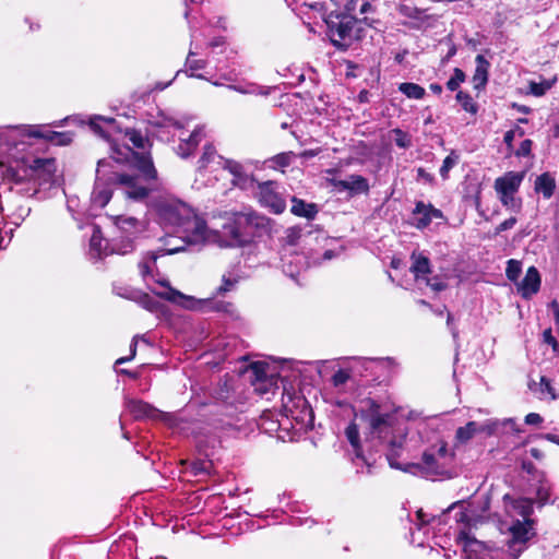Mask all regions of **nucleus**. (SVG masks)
Masks as SVG:
<instances>
[{
    "label": "nucleus",
    "instance_id": "1",
    "mask_svg": "<svg viewBox=\"0 0 559 559\" xmlns=\"http://www.w3.org/2000/svg\"><path fill=\"white\" fill-rule=\"evenodd\" d=\"M356 418L362 424L365 435L378 440L386 449V460L392 468L404 472L428 475H441L443 473V460L447 459L448 449L444 443L425 451L423 464H401L397 457L403 451L411 452L417 448V440L407 437L408 429L404 423L399 421L395 414L388 412L371 399L361 401Z\"/></svg>",
    "mask_w": 559,
    "mask_h": 559
},
{
    "label": "nucleus",
    "instance_id": "2",
    "mask_svg": "<svg viewBox=\"0 0 559 559\" xmlns=\"http://www.w3.org/2000/svg\"><path fill=\"white\" fill-rule=\"evenodd\" d=\"M112 186H116L127 199L134 202L145 201L151 191L148 183L142 182L139 176L119 174L112 170L110 162L99 160L91 197L95 206L104 207L109 202L112 195Z\"/></svg>",
    "mask_w": 559,
    "mask_h": 559
},
{
    "label": "nucleus",
    "instance_id": "3",
    "mask_svg": "<svg viewBox=\"0 0 559 559\" xmlns=\"http://www.w3.org/2000/svg\"><path fill=\"white\" fill-rule=\"evenodd\" d=\"M156 213L163 224L176 226L180 233L188 234L191 242H202L205 238V222L199 218L186 203L174 198H162L155 204Z\"/></svg>",
    "mask_w": 559,
    "mask_h": 559
},
{
    "label": "nucleus",
    "instance_id": "4",
    "mask_svg": "<svg viewBox=\"0 0 559 559\" xmlns=\"http://www.w3.org/2000/svg\"><path fill=\"white\" fill-rule=\"evenodd\" d=\"M56 162L52 158H34L32 163L16 162L5 168L3 176L9 182L14 185L32 183V187L24 189L31 195L35 194L39 188L55 182Z\"/></svg>",
    "mask_w": 559,
    "mask_h": 559
},
{
    "label": "nucleus",
    "instance_id": "5",
    "mask_svg": "<svg viewBox=\"0 0 559 559\" xmlns=\"http://www.w3.org/2000/svg\"><path fill=\"white\" fill-rule=\"evenodd\" d=\"M533 504L530 499L521 498L512 501L508 512L522 519L514 520L509 526L510 539H508V551L513 559H516L524 550L526 543L534 536L533 521L530 515Z\"/></svg>",
    "mask_w": 559,
    "mask_h": 559
},
{
    "label": "nucleus",
    "instance_id": "6",
    "mask_svg": "<svg viewBox=\"0 0 559 559\" xmlns=\"http://www.w3.org/2000/svg\"><path fill=\"white\" fill-rule=\"evenodd\" d=\"M249 221L246 214H236L228 217L218 229L216 225L209 228L205 225V238L202 242H214L221 247H235L243 242L241 226Z\"/></svg>",
    "mask_w": 559,
    "mask_h": 559
},
{
    "label": "nucleus",
    "instance_id": "7",
    "mask_svg": "<svg viewBox=\"0 0 559 559\" xmlns=\"http://www.w3.org/2000/svg\"><path fill=\"white\" fill-rule=\"evenodd\" d=\"M117 235L112 239L110 252L127 254L134 249L135 238L144 230V222L126 215H119L115 218Z\"/></svg>",
    "mask_w": 559,
    "mask_h": 559
},
{
    "label": "nucleus",
    "instance_id": "8",
    "mask_svg": "<svg viewBox=\"0 0 559 559\" xmlns=\"http://www.w3.org/2000/svg\"><path fill=\"white\" fill-rule=\"evenodd\" d=\"M182 236H168L164 240V248L157 251L147 252L139 263L140 273L144 280L153 276L155 263L160 255L174 254L185 250L188 245H199L200 242H191L188 239L189 233H181Z\"/></svg>",
    "mask_w": 559,
    "mask_h": 559
},
{
    "label": "nucleus",
    "instance_id": "9",
    "mask_svg": "<svg viewBox=\"0 0 559 559\" xmlns=\"http://www.w3.org/2000/svg\"><path fill=\"white\" fill-rule=\"evenodd\" d=\"M524 179V173L508 171L495 180V190L503 206L519 211L521 201L515 199V193Z\"/></svg>",
    "mask_w": 559,
    "mask_h": 559
},
{
    "label": "nucleus",
    "instance_id": "10",
    "mask_svg": "<svg viewBox=\"0 0 559 559\" xmlns=\"http://www.w3.org/2000/svg\"><path fill=\"white\" fill-rule=\"evenodd\" d=\"M111 158L116 163H131L133 164L142 174L140 177L142 182L150 181L156 178V170L153 166L152 159L148 155L135 153L128 145L123 146H112Z\"/></svg>",
    "mask_w": 559,
    "mask_h": 559
},
{
    "label": "nucleus",
    "instance_id": "11",
    "mask_svg": "<svg viewBox=\"0 0 559 559\" xmlns=\"http://www.w3.org/2000/svg\"><path fill=\"white\" fill-rule=\"evenodd\" d=\"M326 24L332 44L340 49H346L353 39L356 20L349 15L336 16L335 19L330 16Z\"/></svg>",
    "mask_w": 559,
    "mask_h": 559
},
{
    "label": "nucleus",
    "instance_id": "12",
    "mask_svg": "<svg viewBox=\"0 0 559 559\" xmlns=\"http://www.w3.org/2000/svg\"><path fill=\"white\" fill-rule=\"evenodd\" d=\"M7 195L4 202L0 199V212L8 223L20 226L29 215L31 207L24 198L14 197L15 194L12 191Z\"/></svg>",
    "mask_w": 559,
    "mask_h": 559
},
{
    "label": "nucleus",
    "instance_id": "13",
    "mask_svg": "<svg viewBox=\"0 0 559 559\" xmlns=\"http://www.w3.org/2000/svg\"><path fill=\"white\" fill-rule=\"evenodd\" d=\"M272 181L260 183L258 187V198L260 203L267 207L274 214H281L286 209V202Z\"/></svg>",
    "mask_w": 559,
    "mask_h": 559
},
{
    "label": "nucleus",
    "instance_id": "14",
    "mask_svg": "<svg viewBox=\"0 0 559 559\" xmlns=\"http://www.w3.org/2000/svg\"><path fill=\"white\" fill-rule=\"evenodd\" d=\"M20 131L19 127H8L4 130L0 129V138H2L7 133L17 132ZM23 132H27L29 136L33 138H44L48 141L58 144V145H67L72 141L71 134L67 132H55V131H43V129L38 126L34 127H24L21 129Z\"/></svg>",
    "mask_w": 559,
    "mask_h": 559
},
{
    "label": "nucleus",
    "instance_id": "15",
    "mask_svg": "<svg viewBox=\"0 0 559 559\" xmlns=\"http://www.w3.org/2000/svg\"><path fill=\"white\" fill-rule=\"evenodd\" d=\"M126 408L130 412L134 419H157L166 417V415L162 413L159 409L155 408L154 406L142 400H126Z\"/></svg>",
    "mask_w": 559,
    "mask_h": 559
},
{
    "label": "nucleus",
    "instance_id": "16",
    "mask_svg": "<svg viewBox=\"0 0 559 559\" xmlns=\"http://www.w3.org/2000/svg\"><path fill=\"white\" fill-rule=\"evenodd\" d=\"M435 218H442V212L440 210L435 209L430 204H425L421 201L416 203L413 211V224L417 228L421 229L427 227Z\"/></svg>",
    "mask_w": 559,
    "mask_h": 559
},
{
    "label": "nucleus",
    "instance_id": "17",
    "mask_svg": "<svg viewBox=\"0 0 559 559\" xmlns=\"http://www.w3.org/2000/svg\"><path fill=\"white\" fill-rule=\"evenodd\" d=\"M156 283L160 286V289L154 290L158 297L182 307H189L193 301L192 297L173 288L168 281L160 280L156 281Z\"/></svg>",
    "mask_w": 559,
    "mask_h": 559
},
{
    "label": "nucleus",
    "instance_id": "18",
    "mask_svg": "<svg viewBox=\"0 0 559 559\" xmlns=\"http://www.w3.org/2000/svg\"><path fill=\"white\" fill-rule=\"evenodd\" d=\"M540 276L536 267H528L525 277L518 284V292L523 298H530L539 290Z\"/></svg>",
    "mask_w": 559,
    "mask_h": 559
},
{
    "label": "nucleus",
    "instance_id": "19",
    "mask_svg": "<svg viewBox=\"0 0 559 559\" xmlns=\"http://www.w3.org/2000/svg\"><path fill=\"white\" fill-rule=\"evenodd\" d=\"M107 254L108 243L103 238L100 228L97 225H93L90 238V255L93 259H102Z\"/></svg>",
    "mask_w": 559,
    "mask_h": 559
},
{
    "label": "nucleus",
    "instance_id": "20",
    "mask_svg": "<svg viewBox=\"0 0 559 559\" xmlns=\"http://www.w3.org/2000/svg\"><path fill=\"white\" fill-rule=\"evenodd\" d=\"M203 136L204 131L202 127L195 128L187 139L180 136V144L178 145L177 154L182 158L189 157L199 145Z\"/></svg>",
    "mask_w": 559,
    "mask_h": 559
},
{
    "label": "nucleus",
    "instance_id": "21",
    "mask_svg": "<svg viewBox=\"0 0 559 559\" xmlns=\"http://www.w3.org/2000/svg\"><path fill=\"white\" fill-rule=\"evenodd\" d=\"M411 260L413 262L411 272L414 274L416 282L420 283L431 272L429 259L423 252H413Z\"/></svg>",
    "mask_w": 559,
    "mask_h": 559
},
{
    "label": "nucleus",
    "instance_id": "22",
    "mask_svg": "<svg viewBox=\"0 0 559 559\" xmlns=\"http://www.w3.org/2000/svg\"><path fill=\"white\" fill-rule=\"evenodd\" d=\"M476 69L473 75V84L475 90H481L485 87L488 81V69L489 62L483 55H477L475 58Z\"/></svg>",
    "mask_w": 559,
    "mask_h": 559
},
{
    "label": "nucleus",
    "instance_id": "23",
    "mask_svg": "<svg viewBox=\"0 0 559 559\" xmlns=\"http://www.w3.org/2000/svg\"><path fill=\"white\" fill-rule=\"evenodd\" d=\"M556 188L555 179L548 174H542L536 178L535 191L542 193L545 199H550Z\"/></svg>",
    "mask_w": 559,
    "mask_h": 559
},
{
    "label": "nucleus",
    "instance_id": "24",
    "mask_svg": "<svg viewBox=\"0 0 559 559\" xmlns=\"http://www.w3.org/2000/svg\"><path fill=\"white\" fill-rule=\"evenodd\" d=\"M293 206H292V213L300 216L306 217L308 219L314 218V216L318 213L317 206L313 203H306L302 200H299L297 198H293Z\"/></svg>",
    "mask_w": 559,
    "mask_h": 559
},
{
    "label": "nucleus",
    "instance_id": "25",
    "mask_svg": "<svg viewBox=\"0 0 559 559\" xmlns=\"http://www.w3.org/2000/svg\"><path fill=\"white\" fill-rule=\"evenodd\" d=\"M349 192L353 194L368 193V180L360 175H350L348 178Z\"/></svg>",
    "mask_w": 559,
    "mask_h": 559
},
{
    "label": "nucleus",
    "instance_id": "26",
    "mask_svg": "<svg viewBox=\"0 0 559 559\" xmlns=\"http://www.w3.org/2000/svg\"><path fill=\"white\" fill-rule=\"evenodd\" d=\"M478 432V424L469 421L465 426L457 428L455 437L461 443H466Z\"/></svg>",
    "mask_w": 559,
    "mask_h": 559
},
{
    "label": "nucleus",
    "instance_id": "27",
    "mask_svg": "<svg viewBox=\"0 0 559 559\" xmlns=\"http://www.w3.org/2000/svg\"><path fill=\"white\" fill-rule=\"evenodd\" d=\"M399 91L413 99H421L426 93L425 88L416 83H401Z\"/></svg>",
    "mask_w": 559,
    "mask_h": 559
},
{
    "label": "nucleus",
    "instance_id": "28",
    "mask_svg": "<svg viewBox=\"0 0 559 559\" xmlns=\"http://www.w3.org/2000/svg\"><path fill=\"white\" fill-rule=\"evenodd\" d=\"M222 164L223 158L216 155V151L212 145H205L203 154L199 159V168H206L211 163Z\"/></svg>",
    "mask_w": 559,
    "mask_h": 559
},
{
    "label": "nucleus",
    "instance_id": "29",
    "mask_svg": "<svg viewBox=\"0 0 559 559\" xmlns=\"http://www.w3.org/2000/svg\"><path fill=\"white\" fill-rule=\"evenodd\" d=\"M345 435L354 448L356 456H361V447L359 442V430L358 426L355 423H352L345 430Z\"/></svg>",
    "mask_w": 559,
    "mask_h": 559
},
{
    "label": "nucleus",
    "instance_id": "30",
    "mask_svg": "<svg viewBox=\"0 0 559 559\" xmlns=\"http://www.w3.org/2000/svg\"><path fill=\"white\" fill-rule=\"evenodd\" d=\"M531 389L539 393L540 397L548 395L551 400L557 399L556 392L546 377H542L540 381L538 383H534V386H531Z\"/></svg>",
    "mask_w": 559,
    "mask_h": 559
},
{
    "label": "nucleus",
    "instance_id": "31",
    "mask_svg": "<svg viewBox=\"0 0 559 559\" xmlns=\"http://www.w3.org/2000/svg\"><path fill=\"white\" fill-rule=\"evenodd\" d=\"M124 139L128 143H131L134 147L142 148V150H144L146 144L148 143L147 139L144 135H142L141 132L133 130V129L126 130Z\"/></svg>",
    "mask_w": 559,
    "mask_h": 559
},
{
    "label": "nucleus",
    "instance_id": "32",
    "mask_svg": "<svg viewBox=\"0 0 559 559\" xmlns=\"http://www.w3.org/2000/svg\"><path fill=\"white\" fill-rule=\"evenodd\" d=\"M556 82V78L551 80H543L540 82H530L528 88L530 93L534 96H543L547 91H549Z\"/></svg>",
    "mask_w": 559,
    "mask_h": 559
},
{
    "label": "nucleus",
    "instance_id": "33",
    "mask_svg": "<svg viewBox=\"0 0 559 559\" xmlns=\"http://www.w3.org/2000/svg\"><path fill=\"white\" fill-rule=\"evenodd\" d=\"M153 126L159 129H165L169 127H174L176 129L183 128V123L170 116H166L162 114L159 117H157L153 122Z\"/></svg>",
    "mask_w": 559,
    "mask_h": 559
},
{
    "label": "nucleus",
    "instance_id": "34",
    "mask_svg": "<svg viewBox=\"0 0 559 559\" xmlns=\"http://www.w3.org/2000/svg\"><path fill=\"white\" fill-rule=\"evenodd\" d=\"M456 100L460 103V105L465 111L471 114L477 112V105L474 103L473 98L468 94L460 91L456 94Z\"/></svg>",
    "mask_w": 559,
    "mask_h": 559
},
{
    "label": "nucleus",
    "instance_id": "35",
    "mask_svg": "<svg viewBox=\"0 0 559 559\" xmlns=\"http://www.w3.org/2000/svg\"><path fill=\"white\" fill-rule=\"evenodd\" d=\"M99 122H104L107 127H112L115 124V122H116L115 119L98 117V118H95V119H93L91 121V128L95 132H97L103 138H108V132L103 130V128L100 127Z\"/></svg>",
    "mask_w": 559,
    "mask_h": 559
},
{
    "label": "nucleus",
    "instance_id": "36",
    "mask_svg": "<svg viewBox=\"0 0 559 559\" xmlns=\"http://www.w3.org/2000/svg\"><path fill=\"white\" fill-rule=\"evenodd\" d=\"M521 272H522L521 262L513 260V259L508 261L507 269H506V275L510 281L515 282L519 278Z\"/></svg>",
    "mask_w": 559,
    "mask_h": 559
},
{
    "label": "nucleus",
    "instance_id": "37",
    "mask_svg": "<svg viewBox=\"0 0 559 559\" xmlns=\"http://www.w3.org/2000/svg\"><path fill=\"white\" fill-rule=\"evenodd\" d=\"M464 81H465V73L461 69L455 68L453 71V75L447 82V87L450 91H456L459 88V86L461 85V83H463Z\"/></svg>",
    "mask_w": 559,
    "mask_h": 559
},
{
    "label": "nucleus",
    "instance_id": "38",
    "mask_svg": "<svg viewBox=\"0 0 559 559\" xmlns=\"http://www.w3.org/2000/svg\"><path fill=\"white\" fill-rule=\"evenodd\" d=\"M224 168H227L237 179H241L245 176L243 167L241 164L230 159H223Z\"/></svg>",
    "mask_w": 559,
    "mask_h": 559
},
{
    "label": "nucleus",
    "instance_id": "39",
    "mask_svg": "<svg viewBox=\"0 0 559 559\" xmlns=\"http://www.w3.org/2000/svg\"><path fill=\"white\" fill-rule=\"evenodd\" d=\"M350 379V372L347 369L337 370L332 377V383L335 388L343 386Z\"/></svg>",
    "mask_w": 559,
    "mask_h": 559
},
{
    "label": "nucleus",
    "instance_id": "40",
    "mask_svg": "<svg viewBox=\"0 0 559 559\" xmlns=\"http://www.w3.org/2000/svg\"><path fill=\"white\" fill-rule=\"evenodd\" d=\"M499 425H500L499 420L488 419L483 424H478V432L486 433L487 436H491L497 431Z\"/></svg>",
    "mask_w": 559,
    "mask_h": 559
},
{
    "label": "nucleus",
    "instance_id": "41",
    "mask_svg": "<svg viewBox=\"0 0 559 559\" xmlns=\"http://www.w3.org/2000/svg\"><path fill=\"white\" fill-rule=\"evenodd\" d=\"M459 536L461 539L465 540V547H469L471 552L477 551L478 549H480L483 547V544L480 542L476 540L475 538H471L468 532L464 528L460 531Z\"/></svg>",
    "mask_w": 559,
    "mask_h": 559
},
{
    "label": "nucleus",
    "instance_id": "42",
    "mask_svg": "<svg viewBox=\"0 0 559 559\" xmlns=\"http://www.w3.org/2000/svg\"><path fill=\"white\" fill-rule=\"evenodd\" d=\"M282 261H283L284 272L292 277H294L295 274L298 273L302 266L301 258L297 259L296 265L294 267H293V261L287 260L286 255L282 259Z\"/></svg>",
    "mask_w": 559,
    "mask_h": 559
},
{
    "label": "nucleus",
    "instance_id": "43",
    "mask_svg": "<svg viewBox=\"0 0 559 559\" xmlns=\"http://www.w3.org/2000/svg\"><path fill=\"white\" fill-rule=\"evenodd\" d=\"M301 237V229L298 227H290L286 230L285 240L289 247H294L298 243Z\"/></svg>",
    "mask_w": 559,
    "mask_h": 559
},
{
    "label": "nucleus",
    "instance_id": "44",
    "mask_svg": "<svg viewBox=\"0 0 559 559\" xmlns=\"http://www.w3.org/2000/svg\"><path fill=\"white\" fill-rule=\"evenodd\" d=\"M394 133H395V144L399 146V147H402V148H407L411 146V139L409 136L404 133L402 130L400 129H395L394 130Z\"/></svg>",
    "mask_w": 559,
    "mask_h": 559
},
{
    "label": "nucleus",
    "instance_id": "45",
    "mask_svg": "<svg viewBox=\"0 0 559 559\" xmlns=\"http://www.w3.org/2000/svg\"><path fill=\"white\" fill-rule=\"evenodd\" d=\"M420 283H424L426 286H429L435 292H441L445 289L447 284L439 280L438 277L428 278L426 277Z\"/></svg>",
    "mask_w": 559,
    "mask_h": 559
},
{
    "label": "nucleus",
    "instance_id": "46",
    "mask_svg": "<svg viewBox=\"0 0 559 559\" xmlns=\"http://www.w3.org/2000/svg\"><path fill=\"white\" fill-rule=\"evenodd\" d=\"M550 496V488L546 484H542L536 491L537 501L540 506L548 502Z\"/></svg>",
    "mask_w": 559,
    "mask_h": 559
},
{
    "label": "nucleus",
    "instance_id": "47",
    "mask_svg": "<svg viewBox=\"0 0 559 559\" xmlns=\"http://www.w3.org/2000/svg\"><path fill=\"white\" fill-rule=\"evenodd\" d=\"M250 369L254 373L255 379H257L258 382H263L265 380L266 371H265L264 364H262V362H253L250 366Z\"/></svg>",
    "mask_w": 559,
    "mask_h": 559
},
{
    "label": "nucleus",
    "instance_id": "48",
    "mask_svg": "<svg viewBox=\"0 0 559 559\" xmlns=\"http://www.w3.org/2000/svg\"><path fill=\"white\" fill-rule=\"evenodd\" d=\"M457 158L453 157L452 155H449L444 158L443 164L440 168V175L442 178H448V174L451 168L456 164Z\"/></svg>",
    "mask_w": 559,
    "mask_h": 559
},
{
    "label": "nucleus",
    "instance_id": "49",
    "mask_svg": "<svg viewBox=\"0 0 559 559\" xmlns=\"http://www.w3.org/2000/svg\"><path fill=\"white\" fill-rule=\"evenodd\" d=\"M194 53L192 51L189 52V56L187 58V61H186V66L187 68L190 70V71H197V70H202L205 68V61L204 60H197V59H191V57L193 56Z\"/></svg>",
    "mask_w": 559,
    "mask_h": 559
},
{
    "label": "nucleus",
    "instance_id": "50",
    "mask_svg": "<svg viewBox=\"0 0 559 559\" xmlns=\"http://www.w3.org/2000/svg\"><path fill=\"white\" fill-rule=\"evenodd\" d=\"M227 88L231 90V91H235V92H238L240 94H255V93H259V94L267 95V92H257L254 85H249L248 87H243L241 85H227Z\"/></svg>",
    "mask_w": 559,
    "mask_h": 559
},
{
    "label": "nucleus",
    "instance_id": "51",
    "mask_svg": "<svg viewBox=\"0 0 559 559\" xmlns=\"http://www.w3.org/2000/svg\"><path fill=\"white\" fill-rule=\"evenodd\" d=\"M237 284L236 278H231L229 276L224 275L223 276V284L218 287V293L224 294L234 288V286Z\"/></svg>",
    "mask_w": 559,
    "mask_h": 559
},
{
    "label": "nucleus",
    "instance_id": "52",
    "mask_svg": "<svg viewBox=\"0 0 559 559\" xmlns=\"http://www.w3.org/2000/svg\"><path fill=\"white\" fill-rule=\"evenodd\" d=\"M532 150V141L531 140H524L520 147L516 151V156H527L530 155Z\"/></svg>",
    "mask_w": 559,
    "mask_h": 559
},
{
    "label": "nucleus",
    "instance_id": "53",
    "mask_svg": "<svg viewBox=\"0 0 559 559\" xmlns=\"http://www.w3.org/2000/svg\"><path fill=\"white\" fill-rule=\"evenodd\" d=\"M292 155L293 153H282L275 156V162L282 167H286L292 162Z\"/></svg>",
    "mask_w": 559,
    "mask_h": 559
},
{
    "label": "nucleus",
    "instance_id": "54",
    "mask_svg": "<svg viewBox=\"0 0 559 559\" xmlns=\"http://www.w3.org/2000/svg\"><path fill=\"white\" fill-rule=\"evenodd\" d=\"M543 337H544V342L547 343L548 345H551L552 348L556 350L557 347H558V342L557 340L555 338V336L552 335L551 333V330L550 329H547L544 331L543 333Z\"/></svg>",
    "mask_w": 559,
    "mask_h": 559
},
{
    "label": "nucleus",
    "instance_id": "55",
    "mask_svg": "<svg viewBox=\"0 0 559 559\" xmlns=\"http://www.w3.org/2000/svg\"><path fill=\"white\" fill-rule=\"evenodd\" d=\"M516 224V218L515 217H510L506 221H503L498 227H497V233H502V231H506L508 229H511L514 225Z\"/></svg>",
    "mask_w": 559,
    "mask_h": 559
},
{
    "label": "nucleus",
    "instance_id": "56",
    "mask_svg": "<svg viewBox=\"0 0 559 559\" xmlns=\"http://www.w3.org/2000/svg\"><path fill=\"white\" fill-rule=\"evenodd\" d=\"M331 183L333 185V187L335 189H337L338 191H349V186H348V179H344V180H341V179H332L331 180Z\"/></svg>",
    "mask_w": 559,
    "mask_h": 559
},
{
    "label": "nucleus",
    "instance_id": "57",
    "mask_svg": "<svg viewBox=\"0 0 559 559\" xmlns=\"http://www.w3.org/2000/svg\"><path fill=\"white\" fill-rule=\"evenodd\" d=\"M543 421V418L537 413H530L525 416V424L527 425H538Z\"/></svg>",
    "mask_w": 559,
    "mask_h": 559
},
{
    "label": "nucleus",
    "instance_id": "58",
    "mask_svg": "<svg viewBox=\"0 0 559 559\" xmlns=\"http://www.w3.org/2000/svg\"><path fill=\"white\" fill-rule=\"evenodd\" d=\"M555 430L557 432L546 433L545 439L559 445V420L556 424Z\"/></svg>",
    "mask_w": 559,
    "mask_h": 559
},
{
    "label": "nucleus",
    "instance_id": "59",
    "mask_svg": "<svg viewBox=\"0 0 559 559\" xmlns=\"http://www.w3.org/2000/svg\"><path fill=\"white\" fill-rule=\"evenodd\" d=\"M455 519L459 523H466V524H469L471 522V516L468 515L467 512L465 511H459L455 513Z\"/></svg>",
    "mask_w": 559,
    "mask_h": 559
},
{
    "label": "nucleus",
    "instance_id": "60",
    "mask_svg": "<svg viewBox=\"0 0 559 559\" xmlns=\"http://www.w3.org/2000/svg\"><path fill=\"white\" fill-rule=\"evenodd\" d=\"M136 342L138 337L135 336L130 345V358H134L136 354Z\"/></svg>",
    "mask_w": 559,
    "mask_h": 559
},
{
    "label": "nucleus",
    "instance_id": "61",
    "mask_svg": "<svg viewBox=\"0 0 559 559\" xmlns=\"http://www.w3.org/2000/svg\"><path fill=\"white\" fill-rule=\"evenodd\" d=\"M513 139H514V131L510 130V131L506 132V134H504V142L508 145H511Z\"/></svg>",
    "mask_w": 559,
    "mask_h": 559
},
{
    "label": "nucleus",
    "instance_id": "62",
    "mask_svg": "<svg viewBox=\"0 0 559 559\" xmlns=\"http://www.w3.org/2000/svg\"><path fill=\"white\" fill-rule=\"evenodd\" d=\"M209 45L212 48L222 46V45H224V38L223 37H217V38L213 39L212 41H210Z\"/></svg>",
    "mask_w": 559,
    "mask_h": 559
},
{
    "label": "nucleus",
    "instance_id": "63",
    "mask_svg": "<svg viewBox=\"0 0 559 559\" xmlns=\"http://www.w3.org/2000/svg\"><path fill=\"white\" fill-rule=\"evenodd\" d=\"M429 88L435 93V94H440L442 92V86L437 84V83H432L430 84Z\"/></svg>",
    "mask_w": 559,
    "mask_h": 559
},
{
    "label": "nucleus",
    "instance_id": "64",
    "mask_svg": "<svg viewBox=\"0 0 559 559\" xmlns=\"http://www.w3.org/2000/svg\"><path fill=\"white\" fill-rule=\"evenodd\" d=\"M371 10V4L369 2H365L360 7V13L365 14Z\"/></svg>",
    "mask_w": 559,
    "mask_h": 559
}]
</instances>
